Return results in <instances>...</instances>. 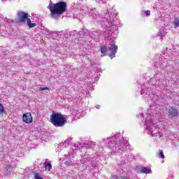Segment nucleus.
<instances>
[{"instance_id":"nucleus-1","label":"nucleus","mask_w":179,"mask_h":179,"mask_svg":"<svg viewBox=\"0 0 179 179\" xmlns=\"http://www.w3.org/2000/svg\"><path fill=\"white\" fill-rule=\"evenodd\" d=\"M90 15H91L90 16L93 19H99L100 17V19H101V24L103 26L108 27V29H110L111 26L112 27H115V24H117V20H118L117 18V14L108 10L106 14L103 13V15L99 17L96 13V8H94L90 11Z\"/></svg>"},{"instance_id":"nucleus-2","label":"nucleus","mask_w":179,"mask_h":179,"mask_svg":"<svg viewBox=\"0 0 179 179\" xmlns=\"http://www.w3.org/2000/svg\"><path fill=\"white\" fill-rule=\"evenodd\" d=\"M49 9L50 10V17H52V19H58L61 15L66 12V2L60 1L57 3H52V2L50 1Z\"/></svg>"},{"instance_id":"nucleus-3","label":"nucleus","mask_w":179,"mask_h":179,"mask_svg":"<svg viewBox=\"0 0 179 179\" xmlns=\"http://www.w3.org/2000/svg\"><path fill=\"white\" fill-rule=\"evenodd\" d=\"M113 140L115 143V153H124L130 148L128 141H124L120 134H115L113 136Z\"/></svg>"},{"instance_id":"nucleus-4","label":"nucleus","mask_w":179,"mask_h":179,"mask_svg":"<svg viewBox=\"0 0 179 179\" xmlns=\"http://www.w3.org/2000/svg\"><path fill=\"white\" fill-rule=\"evenodd\" d=\"M145 125L146 127L147 134L150 136L162 138V134L159 131V129L155 127V122H153V116L148 115L145 120Z\"/></svg>"},{"instance_id":"nucleus-5","label":"nucleus","mask_w":179,"mask_h":179,"mask_svg":"<svg viewBox=\"0 0 179 179\" xmlns=\"http://www.w3.org/2000/svg\"><path fill=\"white\" fill-rule=\"evenodd\" d=\"M68 121V115H62L61 113H53L50 115V122L56 127V128H59L61 127H64Z\"/></svg>"},{"instance_id":"nucleus-6","label":"nucleus","mask_w":179,"mask_h":179,"mask_svg":"<svg viewBox=\"0 0 179 179\" xmlns=\"http://www.w3.org/2000/svg\"><path fill=\"white\" fill-rule=\"evenodd\" d=\"M117 51H118V46L115 45V42L114 41H111L108 46L101 47V52L102 55H106V52H108V57H110L111 59H113V58H115Z\"/></svg>"},{"instance_id":"nucleus-7","label":"nucleus","mask_w":179,"mask_h":179,"mask_svg":"<svg viewBox=\"0 0 179 179\" xmlns=\"http://www.w3.org/2000/svg\"><path fill=\"white\" fill-rule=\"evenodd\" d=\"M27 22V25L29 29L32 27H36V23H31V20L29 18V13H24L23 11H18L17 13V23H24V22Z\"/></svg>"},{"instance_id":"nucleus-8","label":"nucleus","mask_w":179,"mask_h":179,"mask_svg":"<svg viewBox=\"0 0 179 179\" xmlns=\"http://www.w3.org/2000/svg\"><path fill=\"white\" fill-rule=\"evenodd\" d=\"M113 142H114V140L113 139V137L104 138L101 141H100L98 146L99 148H103V146H111L113 145Z\"/></svg>"},{"instance_id":"nucleus-9","label":"nucleus","mask_w":179,"mask_h":179,"mask_svg":"<svg viewBox=\"0 0 179 179\" xmlns=\"http://www.w3.org/2000/svg\"><path fill=\"white\" fill-rule=\"evenodd\" d=\"M90 37H91V38H93L94 40H96V41H97L99 40V37H100L101 36H105L104 34H103V32H101V31H93L90 32Z\"/></svg>"},{"instance_id":"nucleus-10","label":"nucleus","mask_w":179,"mask_h":179,"mask_svg":"<svg viewBox=\"0 0 179 179\" xmlns=\"http://www.w3.org/2000/svg\"><path fill=\"white\" fill-rule=\"evenodd\" d=\"M22 120L24 122H26V124H31V122H33V117L31 116V113H24L22 115Z\"/></svg>"},{"instance_id":"nucleus-11","label":"nucleus","mask_w":179,"mask_h":179,"mask_svg":"<svg viewBox=\"0 0 179 179\" xmlns=\"http://www.w3.org/2000/svg\"><path fill=\"white\" fill-rule=\"evenodd\" d=\"M137 173H141L142 174H152V170L146 166H141L136 168Z\"/></svg>"},{"instance_id":"nucleus-12","label":"nucleus","mask_w":179,"mask_h":179,"mask_svg":"<svg viewBox=\"0 0 179 179\" xmlns=\"http://www.w3.org/2000/svg\"><path fill=\"white\" fill-rule=\"evenodd\" d=\"M80 146H79V145L78 144H74L73 145V148L72 150H70L69 155H64L66 159H71V157H73V156H75V150H76V149H80Z\"/></svg>"},{"instance_id":"nucleus-13","label":"nucleus","mask_w":179,"mask_h":179,"mask_svg":"<svg viewBox=\"0 0 179 179\" xmlns=\"http://www.w3.org/2000/svg\"><path fill=\"white\" fill-rule=\"evenodd\" d=\"M96 146V143L93 141H88L87 143H85L83 148H86L87 149H92Z\"/></svg>"},{"instance_id":"nucleus-14","label":"nucleus","mask_w":179,"mask_h":179,"mask_svg":"<svg viewBox=\"0 0 179 179\" xmlns=\"http://www.w3.org/2000/svg\"><path fill=\"white\" fill-rule=\"evenodd\" d=\"M169 117H177L178 115V112L174 108H171L169 110Z\"/></svg>"},{"instance_id":"nucleus-15","label":"nucleus","mask_w":179,"mask_h":179,"mask_svg":"<svg viewBox=\"0 0 179 179\" xmlns=\"http://www.w3.org/2000/svg\"><path fill=\"white\" fill-rule=\"evenodd\" d=\"M12 171V165H7L6 166L5 174L6 176H9Z\"/></svg>"},{"instance_id":"nucleus-16","label":"nucleus","mask_w":179,"mask_h":179,"mask_svg":"<svg viewBox=\"0 0 179 179\" xmlns=\"http://www.w3.org/2000/svg\"><path fill=\"white\" fill-rule=\"evenodd\" d=\"M45 170H48L50 171L52 169V166L51 165V163H48L45 162L44 164Z\"/></svg>"},{"instance_id":"nucleus-17","label":"nucleus","mask_w":179,"mask_h":179,"mask_svg":"<svg viewBox=\"0 0 179 179\" xmlns=\"http://www.w3.org/2000/svg\"><path fill=\"white\" fill-rule=\"evenodd\" d=\"M173 24L175 26V29H177V27H179V19L175 18V21L173 22Z\"/></svg>"},{"instance_id":"nucleus-18","label":"nucleus","mask_w":179,"mask_h":179,"mask_svg":"<svg viewBox=\"0 0 179 179\" xmlns=\"http://www.w3.org/2000/svg\"><path fill=\"white\" fill-rule=\"evenodd\" d=\"M155 23L157 24H159V26H162L163 24V21H162V17H159L157 20H156Z\"/></svg>"},{"instance_id":"nucleus-19","label":"nucleus","mask_w":179,"mask_h":179,"mask_svg":"<svg viewBox=\"0 0 179 179\" xmlns=\"http://www.w3.org/2000/svg\"><path fill=\"white\" fill-rule=\"evenodd\" d=\"M158 157H159V159H164V154L162 150H159Z\"/></svg>"},{"instance_id":"nucleus-20","label":"nucleus","mask_w":179,"mask_h":179,"mask_svg":"<svg viewBox=\"0 0 179 179\" xmlns=\"http://www.w3.org/2000/svg\"><path fill=\"white\" fill-rule=\"evenodd\" d=\"M64 148H66V146H65L64 143H62L59 144L57 146V149H59L60 150H62V149H64Z\"/></svg>"},{"instance_id":"nucleus-21","label":"nucleus","mask_w":179,"mask_h":179,"mask_svg":"<svg viewBox=\"0 0 179 179\" xmlns=\"http://www.w3.org/2000/svg\"><path fill=\"white\" fill-rule=\"evenodd\" d=\"M82 34H85V36H89L90 32L87 29H82L81 30Z\"/></svg>"},{"instance_id":"nucleus-22","label":"nucleus","mask_w":179,"mask_h":179,"mask_svg":"<svg viewBox=\"0 0 179 179\" xmlns=\"http://www.w3.org/2000/svg\"><path fill=\"white\" fill-rule=\"evenodd\" d=\"M5 113V109L3 108V105L0 103V115H2Z\"/></svg>"},{"instance_id":"nucleus-23","label":"nucleus","mask_w":179,"mask_h":179,"mask_svg":"<svg viewBox=\"0 0 179 179\" xmlns=\"http://www.w3.org/2000/svg\"><path fill=\"white\" fill-rule=\"evenodd\" d=\"M71 139H67L66 141H65L64 142V143L66 148H68V146H70V145H71Z\"/></svg>"},{"instance_id":"nucleus-24","label":"nucleus","mask_w":179,"mask_h":179,"mask_svg":"<svg viewBox=\"0 0 179 179\" xmlns=\"http://www.w3.org/2000/svg\"><path fill=\"white\" fill-rule=\"evenodd\" d=\"M158 36H159V37H161V38H163V37H164V36H166V32L164 31H159L158 33Z\"/></svg>"},{"instance_id":"nucleus-25","label":"nucleus","mask_w":179,"mask_h":179,"mask_svg":"<svg viewBox=\"0 0 179 179\" xmlns=\"http://www.w3.org/2000/svg\"><path fill=\"white\" fill-rule=\"evenodd\" d=\"M34 178H35V179H44V178H43V177H41V176H40V174H38V173H35V175H34Z\"/></svg>"},{"instance_id":"nucleus-26","label":"nucleus","mask_w":179,"mask_h":179,"mask_svg":"<svg viewBox=\"0 0 179 179\" xmlns=\"http://www.w3.org/2000/svg\"><path fill=\"white\" fill-rule=\"evenodd\" d=\"M92 159H93V157H85L83 159V162H90L92 160Z\"/></svg>"},{"instance_id":"nucleus-27","label":"nucleus","mask_w":179,"mask_h":179,"mask_svg":"<svg viewBox=\"0 0 179 179\" xmlns=\"http://www.w3.org/2000/svg\"><path fill=\"white\" fill-rule=\"evenodd\" d=\"M42 90H48L50 91V88L45 87H40L39 88V92H42Z\"/></svg>"},{"instance_id":"nucleus-28","label":"nucleus","mask_w":179,"mask_h":179,"mask_svg":"<svg viewBox=\"0 0 179 179\" xmlns=\"http://www.w3.org/2000/svg\"><path fill=\"white\" fill-rule=\"evenodd\" d=\"M44 34H50V33H51V31H50V29H45V31H43Z\"/></svg>"},{"instance_id":"nucleus-29","label":"nucleus","mask_w":179,"mask_h":179,"mask_svg":"<svg viewBox=\"0 0 179 179\" xmlns=\"http://www.w3.org/2000/svg\"><path fill=\"white\" fill-rule=\"evenodd\" d=\"M91 164H92V167H96V164H97V162H96V161H94V160H92L91 162Z\"/></svg>"},{"instance_id":"nucleus-30","label":"nucleus","mask_w":179,"mask_h":179,"mask_svg":"<svg viewBox=\"0 0 179 179\" xmlns=\"http://www.w3.org/2000/svg\"><path fill=\"white\" fill-rule=\"evenodd\" d=\"M145 16H150V10L144 11Z\"/></svg>"},{"instance_id":"nucleus-31","label":"nucleus","mask_w":179,"mask_h":179,"mask_svg":"<svg viewBox=\"0 0 179 179\" xmlns=\"http://www.w3.org/2000/svg\"><path fill=\"white\" fill-rule=\"evenodd\" d=\"M99 3H104V1L103 0H96Z\"/></svg>"},{"instance_id":"nucleus-32","label":"nucleus","mask_w":179,"mask_h":179,"mask_svg":"<svg viewBox=\"0 0 179 179\" xmlns=\"http://www.w3.org/2000/svg\"><path fill=\"white\" fill-rule=\"evenodd\" d=\"M100 107H101L100 105H96V108H97L98 110H100Z\"/></svg>"},{"instance_id":"nucleus-33","label":"nucleus","mask_w":179,"mask_h":179,"mask_svg":"<svg viewBox=\"0 0 179 179\" xmlns=\"http://www.w3.org/2000/svg\"><path fill=\"white\" fill-rule=\"evenodd\" d=\"M143 93H145V92H143V88H142V90H141V94H143Z\"/></svg>"},{"instance_id":"nucleus-34","label":"nucleus","mask_w":179,"mask_h":179,"mask_svg":"<svg viewBox=\"0 0 179 179\" xmlns=\"http://www.w3.org/2000/svg\"><path fill=\"white\" fill-rule=\"evenodd\" d=\"M140 117H143V113H140Z\"/></svg>"},{"instance_id":"nucleus-35","label":"nucleus","mask_w":179,"mask_h":179,"mask_svg":"<svg viewBox=\"0 0 179 179\" xmlns=\"http://www.w3.org/2000/svg\"><path fill=\"white\" fill-rule=\"evenodd\" d=\"M122 179H129L128 178H127L126 176L123 177Z\"/></svg>"},{"instance_id":"nucleus-36","label":"nucleus","mask_w":179,"mask_h":179,"mask_svg":"<svg viewBox=\"0 0 179 179\" xmlns=\"http://www.w3.org/2000/svg\"><path fill=\"white\" fill-rule=\"evenodd\" d=\"M101 150H100V152H103V148H101Z\"/></svg>"},{"instance_id":"nucleus-37","label":"nucleus","mask_w":179,"mask_h":179,"mask_svg":"<svg viewBox=\"0 0 179 179\" xmlns=\"http://www.w3.org/2000/svg\"><path fill=\"white\" fill-rule=\"evenodd\" d=\"M3 1H6V0H3Z\"/></svg>"}]
</instances>
